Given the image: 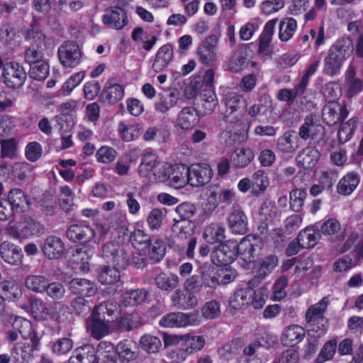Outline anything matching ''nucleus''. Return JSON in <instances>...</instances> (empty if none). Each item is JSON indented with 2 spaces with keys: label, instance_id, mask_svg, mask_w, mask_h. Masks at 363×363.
Wrapping results in <instances>:
<instances>
[{
  "label": "nucleus",
  "instance_id": "obj_1",
  "mask_svg": "<svg viewBox=\"0 0 363 363\" xmlns=\"http://www.w3.org/2000/svg\"><path fill=\"white\" fill-rule=\"evenodd\" d=\"M137 354V344L133 340H123L116 349L113 344L108 342L99 344V356L103 363H128L136 358Z\"/></svg>",
  "mask_w": 363,
  "mask_h": 363
},
{
  "label": "nucleus",
  "instance_id": "obj_2",
  "mask_svg": "<svg viewBox=\"0 0 363 363\" xmlns=\"http://www.w3.org/2000/svg\"><path fill=\"white\" fill-rule=\"evenodd\" d=\"M256 278L250 281L248 286L236 290L229 298L230 308L240 311L251 305L255 308H261L266 302L267 294L262 291L257 292L251 285L255 282Z\"/></svg>",
  "mask_w": 363,
  "mask_h": 363
},
{
  "label": "nucleus",
  "instance_id": "obj_3",
  "mask_svg": "<svg viewBox=\"0 0 363 363\" xmlns=\"http://www.w3.org/2000/svg\"><path fill=\"white\" fill-rule=\"evenodd\" d=\"M353 51L352 42L348 39H341L333 45L324 60V72L330 76L337 74L345 60Z\"/></svg>",
  "mask_w": 363,
  "mask_h": 363
},
{
  "label": "nucleus",
  "instance_id": "obj_4",
  "mask_svg": "<svg viewBox=\"0 0 363 363\" xmlns=\"http://www.w3.org/2000/svg\"><path fill=\"white\" fill-rule=\"evenodd\" d=\"M328 304V298L323 297L318 303L311 305L306 312V327L318 337L323 336L328 329V321L324 316Z\"/></svg>",
  "mask_w": 363,
  "mask_h": 363
},
{
  "label": "nucleus",
  "instance_id": "obj_5",
  "mask_svg": "<svg viewBox=\"0 0 363 363\" xmlns=\"http://www.w3.org/2000/svg\"><path fill=\"white\" fill-rule=\"evenodd\" d=\"M225 111L223 118L232 125L240 127L245 121V113L247 111V101L240 94L231 92L225 96Z\"/></svg>",
  "mask_w": 363,
  "mask_h": 363
},
{
  "label": "nucleus",
  "instance_id": "obj_6",
  "mask_svg": "<svg viewBox=\"0 0 363 363\" xmlns=\"http://www.w3.org/2000/svg\"><path fill=\"white\" fill-rule=\"evenodd\" d=\"M138 172L140 177L152 182H164L167 179L166 165L150 152L143 154Z\"/></svg>",
  "mask_w": 363,
  "mask_h": 363
},
{
  "label": "nucleus",
  "instance_id": "obj_7",
  "mask_svg": "<svg viewBox=\"0 0 363 363\" xmlns=\"http://www.w3.org/2000/svg\"><path fill=\"white\" fill-rule=\"evenodd\" d=\"M113 230L118 233H124L126 230L124 219L117 217H112L107 220L105 223H96L91 228V240H94V242L99 243L104 240L109 233Z\"/></svg>",
  "mask_w": 363,
  "mask_h": 363
},
{
  "label": "nucleus",
  "instance_id": "obj_8",
  "mask_svg": "<svg viewBox=\"0 0 363 363\" xmlns=\"http://www.w3.org/2000/svg\"><path fill=\"white\" fill-rule=\"evenodd\" d=\"M2 75L4 84L11 89L21 87L27 78L24 68L14 62H7L4 65Z\"/></svg>",
  "mask_w": 363,
  "mask_h": 363
},
{
  "label": "nucleus",
  "instance_id": "obj_9",
  "mask_svg": "<svg viewBox=\"0 0 363 363\" xmlns=\"http://www.w3.org/2000/svg\"><path fill=\"white\" fill-rule=\"evenodd\" d=\"M205 344L206 339L203 335H184L181 347L176 352L177 360L185 361L189 355L201 350Z\"/></svg>",
  "mask_w": 363,
  "mask_h": 363
},
{
  "label": "nucleus",
  "instance_id": "obj_10",
  "mask_svg": "<svg viewBox=\"0 0 363 363\" xmlns=\"http://www.w3.org/2000/svg\"><path fill=\"white\" fill-rule=\"evenodd\" d=\"M102 256L107 262L112 263L119 270L125 269L129 262L125 250L114 242H107L103 246Z\"/></svg>",
  "mask_w": 363,
  "mask_h": 363
},
{
  "label": "nucleus",
  "instance_id": "obj_11",
  "mask_svg": "<svg viewBox=\"0 0 363 363\" xmlns=\"http://www.w3.org/2000/svg\"><path fill=\"white\" fill-rule=\"evenodd\" d=\"M236 247L237 242L232 240L219 245L212 252V262L217 266H226L231 264L237 257Z\"/></svg>",
  "mask_w": 363,
  "mask_h": 363
},
{
  "label": "nucleus",
  "instance_id": "obj_12",
  "mask_svg": "<svg viewBox=\"0 0 363 363\" xmlns=\"http://www.w3.org/2000/svg\"><path fill=\"white\" fill-rule=\"evenodd\" d=\"M58 57L65 67H74L79 64L82 54L77 43L67 42L58 48Z\"/></svg>",
  "mask_w": 363,
  "mask_h": 363
},
{
  "label": "nucleus",
  "instance_id": "obj_13",
  "mask_svg": "<svg viewBox=\"0 0 363 363\" xmlns=\"http://www.w3.org/2000/svg\"><path fill=\"white\" fill-rule=\"evenodd\" d=\"M99 281L104 286H113V289L108 292L114 294L121 286L119 269L106 265L100 266L97 269Z\"/></svg>",
  "mask_w": 363,
  "mask_h": 363
},
{
  "label": "nucleus",
  "instance_id": "obj_14",
  "mask_svg": "<svg viewBox=\"0 0 363 363\" xmlns=\"http://www.w3.org/2000/svg\"><path fill=\"white\" fill-rule=\"evenodd\" d=\"M348 115L346 107L338 102H328L323 108V122L328 125H333L344 120Z\"/></svg>",
  "mask_w": 363,
  "mask_h": 363
},
{
  "label": "nucleus",
  "instance_id": "obj_15",
  "mask_svg": "<svg viewBox=\"0 0 363 363\" xmlns=\"http://www.w3.org/2000/svg\"><path fill=\"white\" fill-rule=\"evenodd\" d=\"M189 184L192 186H202L211 179L213 171L207 164H195L189 167Z\"/></svg>",
  "mask_w": 363,
  "mask_h": 363
},
{
  "label": "nucleus",
  "instance_id": "obj_16",
  "mask_svg": "<svg viewBox=\"0 0 363 363\" xmlns=\"http://www.w3.org/2000/svg\"><path fill=\"white\" fill-rule=\"evenodd\" d=\"M189 169L184 164L176 165L172 167H167V179L168 184L175 189H180L185 186L189 181Z\"/></svg>",
  "mask_w": 363,
  "mask_h": 363
},
{
  "label": "nucleus",
  "instance_id": "obj_17",
  "mask_svg": "<svg viewBox=\"0 0 363 363\" xmlns=\"http://www.w3.org/2000/svg\"><path fill=\"white\" fill-rule=\"evenodd\" d=\"M99 356V347L96 350L93 345H85L74 350L69 359V363H103Z\"/></svg>",
  "mask_w": 363,
  "mask_h": 363
},
{
  "label": "nucleus",
  "instance_id": "obj_18",
  "mask_svg": "<svg viewBox=\"0 0 363 363\" xmlns=\"http://www.w3.org/2000/svg\"><path fill=\"white\" fill-rule=\"evenodd\" d=\"M104 25L110 28L121 30L128 23L125 11L120 7H114L106 11L102 17Z\"/></svg>",
  "mask_w": 363,
  "mask_h": 363
},
{
  "label": "nucleus",
  "instance_id": "obj_19",
  "mask_svg": "<svg viewBox=\"0 0 363 363\" xmlns=\"http://www.w3.org/2000/svg\"><path fill=\"white\" fill-rule=\"evenodd\" d=\"M228 227L230 230L237 235H244L247 231V217L239 207H233L228 215Z\"/></svg>",
  "mask_w": 363,
  "mask_h": 363
},
{
  "label": "nucleus",
  "instance_id": "obj_20",
  "mask_svg": "<svg viewBox=\"0 0 363 363\" xmlns=\"http://www.w3.org/2000/svg\"><path fill=\"white\" fill-rule=\"evenodd\" d=\"M71 293L77 296L91 297L97 292L96 284L87 279L74 278L69 282Z\"/></svg>",
  "mask_w": 363,
  "mask_h": 363
},
{
  "label": "nucleus",
  "instance_id": "obj_21",
  "mask_svg": "<svg viewBox=\"0 0 363 363\" xmlns=\"http://www.w3.org/2000/svg\"><path fill=\"white\" fill-rule=\"evenodd\" d=\"M42 251L49 259H57L65 254V247L60 238L50 235L45 239Z\"/></svg>",
  "mask_w": 363,
  "mask_h": 363
},
{
  "label": "nucleus",
  "instance_id": "obj_22",
  "mask_svg": "<svg viewBox=\"0 0 363 363\" xmlns=\"http://www.w3.org/2000/svg\"><path fill=\"white\" fill-rule=\"evenodd\" d=\"M305 333L303 327L297 324H291L283 329L280 340L284 346L294 347L303 340Z\"/></svg>",
  "mask_w": 363,
  "mask_h": 363
},
{
  "label": "nucleus",
  "instance_id": "obj_23",
  "mask_svg": "<svg viewBox=\"0 0 363 363\" xmlns=\"http://www.w3.org/2000/svg\"><path fill=\"white\" fill-rule=\"evenodd\" d=\"M171 301L174 306L183 310L191 309L198 305L197 297L184 288L176 289L171 296Z\"/></svg>",
  "mask_w": 363,
  "mask_h": 363
},
{
  "label": "nucleus",
  "instance_id": "obj_24",
  "mask_svg": "<svg viewBox=\"0 0 363 363\" xmlns=\"http://www.w3.org/2000/svg\"><path fill=\"white\" fill-rule=\"evenodd\" d=\"M320 157V154L316 147L307 146L298 153L296 162L298 167L311 169L316 165Z\"/></svg>",
  "mask_w": 363,
  "mask_h": 363
},
{
  "label": "nucleus",
  "instance_id": "obj_25",
  "mask_svg": "<svg viewBox=\"0 0 363 363\" xmlns=\"http://www.w3.org/2000/svg\"><path fill=\"white\" fill-rule=\"evenodd\" d=\"M199 122V116L194 107H184L178 113L177 125L182 130L194 128Z\"/></svg>",
  "mask_w": 363,
  "mask_h": 363
},
{
  "label": "nucleus",
  "instance_id": "obj_26",
  "mask_svg": "<svg viewBox=\"0 0 363 363\" xmlns=\"http://www.w3.org/2000/svg\"><path fill=\"white\" fill-rule=\"evenodd\" d=\"M120 311V306L111 301H104L95 306L92 311L93 315L98 316L104 320H108L117 317Z\"/></svg>",
  "mask_w": 363,
  "mask_h": 363
},
{
  "label": "nucleus",
  "instance_id": "obj_27",
  "mask_svg": "<svg viewBox=\"0 0 363 363\" xmlns=\"http://www.w3.org/2000/svg\"><path fill=\"white\" fill-rule=\"evenodd\" d=\"M255 153L249 147H241L235 149L230 157L232 164L237 168L248 166L254 160Z\"/></svg>",
  "mask_w": 363,
  "mask_h": 363
},
{
  "label": "nucleus",
  "instance_id": "obj_28",
  "mask_svg": "<svg viewBox=\"0 0 363 363\" xmlns=\"http://www.w3.org/2000/svg\"><path fill=\"white\" fill-rule=\"evenodd\" d=\"M323 132L324 128L321 125L315 123L311 116H308L299 128L298 135L301 138L306 140L311 137L321 138Z\"/></svg>",
  "mask_w": 363,
  "mask_h": 363
},
{
  "label": "nucleus",
  "instance_id": "obj_29",
  "mask_svg": "<svg viewBox=\"0 0 363 363\" xmlns=\"http://www.w3.org/2000/svg\"><path fill=\"white\" fill-rule=\"evenodd\" d=\"M0 256L4 262L12 265L18 264L22 258L21 249L9 242H4L1 244Z\"/></svg>",
  "mask_w": 363,
  "mask_h": 363
},
{
  "label": "nucleus",
  "instance_id": "obj_30",
  "mask_svg": "<svg viewBox=\"0 0 363 363\" xmlns=\"http://www.w3.org/2000/svg\"><path fill=\"white\" fill-rule=\"evenodd\" d=\"M174 55L173 47L170 44H166L161 47L156 55L152 65V69L155 72H161L167 68Z\"/></svg>",
  "mask_w": 363,
  "mask_h": 363
},
{
  "label": "nucleus",
  "instance_id": "obj_31",
  "mask_svg": "<svg viewBox=\"0 0 363 363\" xmlns=\"http://www.w3.org/2000/svg\"><path fill=\"white\" fill-rule=\"evenodd\" d=\"M15 325H19L18 332L23 339L30 340L32 345H30L33 350H38L40 345V338L33 330L31 323L21 318H17L15 320Z\"/></svg>",
  "mask_w": 363,
  "mask_h": 363
},
{
  "label": "nucleus",
  "instance_id": "obj_32",
  "mask_svg": "<svg viewBox=\"0 0 363 363\" xmlns=\"http://www.w3.org/2000/svg\"><path fill=\"white\" fill-rule=\"evenodd\" d=\"M211 38L206 39L197 49L199 60L203 64H211L216 60L218 48L211 42Z\"/></svg>",
  "mask_w": 363,
  "mask_h": 363
},
{
  "label": "nucleus",
  "instance_id": "obj_33",
  "mask_svg": "<svg viewBox=\"0 0 363 363\" xmlns=\"http://www.w3.org/2000/svg\"><path fill=\"white\" fill-rule=\"evenodd\" d=\"M359 182L360 177L358 173L349 172L339 181L337 191L340 194L348 196L356 189Z\"/></svg>",
  "mask_w": 363,
  "mask_h": 363
},
{
  "label": "nucleus",
  "instance_id": "obj_34",
  "mask_svg": "<svg viewBox=\"0 0 363 363\" xmlns=\"http://www.w3.org/2000/svg\"><path fill=\"white\" fill-rule=\"evenodd\" d=\"M108 323V320H104L91 314L90 320L87 322V328L94 338L99 340L109 333Z\"/></svg>",
  "mask_w": 363,
  "mask_h": 363
},
{
  "label": "nucleus",
  "instance_id": "obj_35",
  "mask_svg": "<svg viewBox=\"0 0 363 363\" xmlns=\"http://www.w3.org/2000/svg\"><path fill=\"white\" fill-rule=\"evenodd\" d=\"M155 283L158 289L165 291H172L177 289L180 280L179 277L173 273L162 272L156 276Z\"/></svg>",
  "mask_w": 363,
  "mask_h": 363
},
{
  "label": "nucleus",
  "instance_id": "obj_36",
  "mask_svg": "<svg viewBox=\"0 0 363 363\" xmlns=\"http://www.w3.org/2000/svg\"><path fill=\"white\" fill-rule=\"evenodd\" d=\"M8 201L10 203L15 211L23 212L30 206L28 196L20 189H11L7 196Z\"/></svg>",
  "mask_w": 363,
  "mask_h": 363
},
{
  "label": "nucleus",
  "instance_id": "obj_37",
  "mask_svg": "<svg viewBox=\"0 0 363 363\" xmlns=\"http://www.w3.org/2000/svg\"><path fill=\"white\" fill-rule=\"evenodd\" d=\"M277 148L284 153H293L300 146L298 138L291 132H285L277 142Z\"/></svg>",
  "mask_w": 363,
  "mask_h": 363
},
{
  "label": "nucleus",
  "instance_id": "obj_38",
  "mask_svg": "<svg viewBox=\"0 0 363 363\" xmlns=\"http://www.w3.org/2000/svg\"><path fill=\"white\" fill-rule=\"evenodd\" d=\"M67 237L73 242H89L91 240V227L72 225L67 230Z\"/></svg>",
  "mask_w": 363,
  "mask_h": 363
},
{
  "label": "nucleus",
  "instance_id": "obj_39",
  "mask_svg": "<svg viewBox=\"0 0 363 363\" xmlns=\"http://www.w3.org/2000/svg\"><path fill=\"white\" fill-rule=\"evenodd\" d=\"M0 289L2 296L10 301H16L22 295L21 290L13 279H4L0 282Z\"/></svg>",
  "mask_w": 363,
  "mask_h": 363
},
{
  "label": "nucleus",
  "instance_id": "obj_40",
  "mask_svg": "<svg viewBox=\"0 0 363 363\" xmlns=\"http://www.w3.org/2000/svg\"><path fill=\"white\" fill-rule=\"evenodd\" d=\"M30 311L33 317L38 320H48L50 305L43 299L31 296L29 299Z\"/></svg>",
  "mask_w": 363,
  "mask_h": 363
},
{
  "label": "nucleus",
  "instance_id": "obj_41",
  "mask_svg": "<svg viewBox=\"0 0 363 363\" xmlns=\"http://www.w3.org/2000/svg\"><path fill=\"white\" fill-rule=\"evenodd\" d=\"M147 294L145 289L129 290L122 294L121 301L125 306H135L143 303L146 300Z\"/></svg>",
  "mask_w": 363,
  "mask_h": 363
},
{
  "label": "nucleus",
  "instance_id": "obj_42",
  "mask_svg": "<svg viewBox=\"0 0 363 363\" xmlns=\"http://www.w3.org/2000/svg\"><path fill=\"white\" fill-rule=\"evenodd\" d=\"M178 100L177 94L172 91L160 94L155 103V109L157 113L164 114L177 105Z\"/></svg>",
  "mask_w": 363,
  "mask_h": 363
},
{
  "label": "nucleus",
  "instance_id": "obj_43",
  "mask_svg": "<svg viewBox=\"0 0 363 363\" xmlns=\"http://www.w3.org/2000/svg\"><path fill=\"white\" fill-rule=\"evenodd\" d=\"M203 237L211 244L218 242L225 238V228L218 223H212L205 228Z\"/></svg>",
  "mask_w": 363,
  "mask_h": 363
},
{
  "label": "nucleus",
  "instance_id": "obj_44",
  "mask_svg": "<svg viewBox=\"0 0 363 363\" xmlns=\"http://www.w3.org/2000/svg\"><path fill=\"white\" fill-rule=\"evenodd\" d=\"M142 127L140 124L128 125L120 122L118 125V132L121 139L125 142L133 141L139 138Z\"/></svg>",
  "mask_w": 363,
  "mask_h": 363
},
{
  "label": "nucleus",
  "instance_id": "obj_45",
  "mask_svg": "<svg viewBox=\"0 0 363 363\" xmlns=\"http://www.w3.org/2000/svg\"><path fill=\"white\" fill-rule=\"evenodd\" d=\"M194 225L191 220H178L174 218L172 231L179 238L185 239L194 233Z\"/></svg>",
  "mask_w": 363,
  "mask_h": 363
},
{
  "label": "nucleus",
  "instance_id": "obj_46",
  "mask_svg": "<svg viewBox=\"0 0 363 363\" xmlns=\"http://www.w3.org/2000/svg\"><path fill=\"white\" fill-rule=\"evenodd\" d=\"M33 352L29 343L18 342L13 346L11 355L17 362H28L33 358Z\"/></svg>",
  "mask_w": 363,
  "mask_h": 363
},
{
  "label": "nucleus",
  "instance_id": "obj_47",
  "mask_svg": "<svg viewBox=\"0 0 363 363\" xmlns=\"http://www.w3.org/2000/svg\"><path fill=\"white\" fill-rule=\"evenodd\" d=\"M255 252V245L252 243L250 236L243 238L240 243L237 244L236 255H240L245 262H252L253 260Z\"/></svg>",
  "mask_w": 363,
  "mask_h": 363
},
{
  "label": "nucleus",
  "instance_id": "obj_48",
  "mask_svg": "<svg viewBox=\"0 0 363 363\" xmlns=\"http://www.w3.org/2000/svg\"><path fill=\"white\" fill-rule=\"evenodd\" d=\"M48 282V279L43 275L31 274L25 279V286L30 291L43 294Z\"/></svg>",
  "mask_w": 363,
  "mask_h": 363
},
{
  "label": "nucleus",
  "instance_id": "obj_49",
  "mask_svg": "<svg viewBox=\"0 0 363 363\" xmlns=\"http://www.w3.org/2000/svg\"><path fill=\"white\" fill-rule=\"evenodd\" d=\"M141 318L137 313L126 314L120 318L117 323L119 330L123 332L130 331L141 325Z\"/></svg>",
  "mask_w": 363,
  "mask_h": 363
},
{
  "label": "nucleus",
  "instance_id": "obj_50",
  "mask_svg": "<svg viewBox=\"0 0 363 363\" xmlns=\"http://www.w3.org/2000/svg\"><path fill=\"white\" fill-rule=\"evenodd\" d=\"M251 194L254 196H259L263 194L267 189L269 182L264 171L258 170L252 177Z\"/></svg>",
  "mask_w": 363,
  "mask_h": 363
},
{
  "label": "nucleus",
  "instance_id": "obj_51",
  "mask_svg": "<svg viewBox=\"0 0 363 363\" xmlns=\"http://www.w3.org/2000/svg\"><path fill=\"white\" fill-rule=\"evenodd\" d=\"M123 88L121 85L109 82L108 86L103 91L101 96L108 103L114 104L123 97Z\"/></svg>",
  "mask_w": 363,
  "mask_h": 363
},
{
  "label": "nucleus",
  "instance_id": "obj_52",
  "mask_svg": "<svg viewBox=\"0 0 363 363\" xmlns=\"http://www.w3.org/2000/svg\"><path fill=\"white\" fill-rule=\"evenodd\" d=\"M298 238L302 248H311L317 244L320 236V233L312 228H307L299 233Z\"/></svg>",
  "mask_w": 363,
  "mask_h": 363
},
{
  "label": "nucleus",
  "instance_id": "obj_53",
  "mask_svg": "<svg viewBox=\"0 0 363 363\" xmlns=\"http://www.w3.org/2000/svg\"><path fill=\"white\" fill-rule=\"evenodd\" d=\"M167 211L164 208H154L147 217L148 227L152 230H159L166 217Z\"/></svg>",
  "mask_w": 363,
  "mask_h": 363
},
{
  "label": "nucleus",
  "instance_id": "obj_54",
  "mask_svg": "<svg viewBox=\"0 0 363 363\" xmlns=\"http://www.w3.org/2000/svg\"><path fill=\"white\" fill-rule=\"evenodd\" d=\"M296 21L292 18L282 20L279 24V38L281 41H288L296 29Z\"/></svg>",
  "mask_w": 363,
  "mask_h": 363
},
{
  "label": "nucleus",
  "instance_id": "obj_55",
  "mask_svg": "<svg viewBox=\"0 0 363 363\" xmlns=\"http://www.w3.org/2000/svg\"><path fill=\"white\" fill-rule=\"evenodd\" d=\"M358 119L352 118L346 123L341 124L337 133L339 141L342 143L347 142L352 138L357 127Z\"/></svg>",
  "mask_w": 363,
  "mask_h": 363
},
{
  "label": "nucleus",
  "instance_id": "obj_56",
  "mask_svg": "<svg viewBox=\"0 0 363 363\" xmlns=\"http://www.w3.org/2000/svg\"><path fill=\"white\" fill-rule=\"evenodd\" d=\"M337 352V341L330 340L325 342L315 359L316 363H324L332 360Z\"/></svg>",
  "mask_w": 363,
  "mask_h": 363
},
{
  "label": "nucleus",
  "instance_id": "obj_57",
  "mask_svg": "<svg viewBox=\"0 0 363 363\" xmlns=\"http://www.w3.org/2000/svg\"><path fill=\"white\" fill-rule=\"evenodd\" d=\"M141 348L147 353H157L162 347L160 339L156 336L145 334L140 339Z\"/></svg>",
  "mask_w": 363,
  "mask_h": 363
},
{
  "label": "nucleus",
  "instance_id": "obj_58",
  "mask_svg": "<svg viewBox=\"0 0 363 363\" xmlns=\"http://www.w3.org/2000/svg\"><path fill=\"white\" fill-rule=\"evenodd\" d=\"M147 250V255L153 262L160 261L164 255V247L161 240L155 239L150 240L145 247Z\"/></svg>",
  "mask_w": 363,
  "mask_h": 363
},
{
  "label": "nucleus",
  "instance_id": "obj_59",
  "mask_svg": "<svg viewBox=\"0 0 363 363\" xmlns=\"http://www.w3.org/2000/svg\"><path fill=\"white\" fill-rule=\"evenodd\" d=\"M307 193L301 189H294L290 192L289 202L290 207L294 212H299L302 210Z\"/></svg>",
  "mask_w": 363,
  "mask_h": 363
},
{
  "label": "nucleus",
  "instance_id": "obj_60",
  "mask_svg": "<svg viewBox=\"0 0 363 363\" xmlns=\"http://www.w3.org/2000/svg\"><path fill=\"white\" fill-rule=\"evenodd\" d=\"M355 71L352 67H350L346 72V84L347 86V93L350 96L359 92L362 89V82L359 79H356Z\"/></svg>",
  "mask_w": 363,
  "mask_h": 363
},
{
  "label": "nucleus",
  "instance_id": "obj_61",
  "mask_svg": "<svg viewBox=\"0 0 363 363\" xmlns=\"http://www.w3.org/2000/svg\"><path fill=\"white\" fill-rule=\"evenodd\" d=\"M68 315L69 313L67 306L61 305L59 303H53L50 304L48 320L50 319L60 323L67 319Z\"/></svg>",
  "mask_w": 363,
  "mask_h": 363
},
{
  "label": "nucleus",
  "instance_id": "obj_62",
  "mask_svg": "<svg viewBox=\"0 0 363 363\" xmlns=\"http://www.w3.org/2000/svg\"><path fill=\"white\" fill-rule=\"evenodd\" d=\"M278 260L274 256H268L261 261L259 268L258 276L256 277L255 281H259L266 276L269 274L277 267Z\"/></svg>",
  "mask_w": 363,
  "mask_h": 363
},
{
  "label": "nucleus",
  "instance_id": "obj_63",
  "mask_svg": "<svg viewBox=\"0 0 363 363\" xmlns=\"http://www.w3.org/2000/svg\"><path fill=\"white\" fill-rule=\"evenodd\" d=\"M29 73L31 78L39 81L43 80L49 74V65L45 60H40L30 65Z\"/></svg>",
  "mask_w": 363,
  "mask_h": 363
},
{
  "label": "nucleus",
  "instance_id": "obj_64",
  "mask_svg": "<svg viewBox=\"0 0 363 363\" xmlns=\"http://www.w3.org/2000/svg\"><path fill=\"white\" fill-rule=\"evenodd\" d=\"M201 101V106L204 114L211 113L218 105L216 94L211 90L202 94Z\"/></svg>",
  "mask_w": 363,
  "mask_h": 363
}]
</instances>
